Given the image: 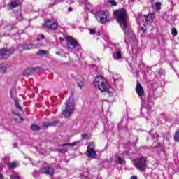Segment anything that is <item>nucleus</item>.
Wrapping results in <instances>:
<instances>
[{
  "label": "nucleus",
  "mask_w": 179,
  "mask_h": 179,
  "mask_svg": "<svg viewBox=\"0 0 179 179\" xmlns=\"http://www.w3.org/2000/svg\"><path fill=\"white\" fill-rule=\"evenodd\" d=\"M115 19H117L118 23L120 24V27L124 31L127 37H132L134 34L132 29L128 22V15H127V10L122 8L120 10H116L113 12Z\"/></svg>",
  "instance_id": "1"
},
{
  "label": "nucleus",
  "mask_w": 179,
  "mask_h": 179,
  "mask_svg": "<svg viewBox=\"0 0 179 179\" xmlns=\"http://www.w3.org/2000/svg\"><path fill=\"white\" fill-rule=\"evenodd\" d=\"M94 83L95 87L99 89L102 93H108L110 92V85L107 82V79L103 76H98L94 79Z\"/></svg>",
  "instance_id": "2"
},
{
  "label": "nucleus",
  "mask_w": 179,
  "mask_h": 179,
  "mask_svg": "<svg viewBox=\"0 0 179 179\" xmlns=\"http://www.w3.org/2000/svg\"><path fill=\"white\" fill-rule=\"evenodd\" d=\"M75 109V101H73V94H71L69 99L65 102V108L62 109V114L65 118H69L73 110Z\"/></svg>",
  "instance_id": "3"
},
{
  "label": "nucleus",
  "mask_w": 179,
  "mask_h": 179,
  "mask_svg": "<svg viewBox=\"0 0 179 179\" xmlns=\"http://www.w3.org/2000/svg\"><path fill=\"white\" fill-rule=\"evenodd\" d=\"M133 164L140 171H145L146 170V158L143 156L135 159L133 161Z\"/></svg>",
  "instance_id": "4"
},
{
  "label": "nucleus",
  "mask_w": 179,
  "mask_h": 179,
  "mask_svg": "<svg viewBox=\"0 0 179 179\" xmlns=\"http://www.w3.org/2000/svg\"><path fill=\"white\" fill-rule=\"evenodd\" d=\"M16 49L12 47L10 49L3 48L0 50V59H8L13 54H15Z\"/></svg>",
  "instance_id": "5"
},
{
  "label": "nucleus",
  "mask_w": 179,
  "mask_h": 179,
  "mask_svg": "<svg viewBox=\"0 0 179 179\" xmlns=\"http://www.w3.org/2000/svg\"><path fill=\"white\" fill-rule=\"evenodd\" d=\"M99 17L100 18L101 23H106V22H110L111 14L107 11H100L99 13Z\"/></svg>",
  "instance_id": "6"
},
{
  "label": "nucleus",
  "mask_w": 179,
  "mask_h": 179,
  "mask_svg": "<svg viewBox=\"0 0 179 179\" xmlns=\"http://www.w3.org/2000/svg\"><path fill=\"white\" fill-rule=\"evenodd\" d=\"M67 47L70 50H73L75 48H77V50H79V45H78V41L73 38L72 36H67Z\"/></svg>",
  "instance_id": "7"
},
{
  "label": "nucleus",
  "mask_w": 179,
  "mask_h": 179,
  "mask_svg": "<svg viewBox=\"0 0 179 179\" xmlns=\"http://www.w3.org/2000/svg\"><path fill=\"white\" fill-rule=\"evenodd\" d=\"M87 155L90 159H96L97 157L96 150H94V143H91L87 146Z\"/></svg>",
  "instance_id": "8"
},
{
  "label": "nucleus",
  "mask_w": 179,
  "mask_h": 179,
  "mask_svg": "<svg viewBox=\"0 0 179 179\" xmlns=\"http://www.w3.org/2000/svg\"><path fill=\"white\" fill-rule=\"evenodd\" d=\"M45 24L48 29L50 30H57L58 29V22L52 20H48L45 22Z\"/></svg>",
  "instance_id": "9"
},
{
  "label": "nucleus",
  "mask_w": 179,
  "mask_h": 179,
  "mask_svg": "<svg viewBox=\"0 0 179 179\" xmlns=\"http://www.w3.org/2000/svg\"><path fill=\"white\" fill-rule=\"evenodd\" d=\"M41 173L42 174H48V176H54V173H55V169L50 166H43L40 169Z\"/></svg>",
  "instance_id": "10"
},
{
  "label": "nucleus",
  "mask_w": 179,
  "mask_h": 179,
  "mask_svg": "<svg viewBox=\"0 0 179 179\" xmlns=\"http://www.w3.org/2000/svg\"><path fill=\"white\" fill-rule=\"evenodd\" d=\"M136 92L138 96V97H142L143 94H145V91L143 90V87L141 85V83L137 80V84L136 86Z\"/></svg>",
  "instance_id": "11"
},
{
  "label": "nucleus",
  "mask_w": 179,
  "mask_h": 179,
  "mask_svg": "<svg viewBox=\"0 0 179 179\" xmlns=\"http://www.w3.org/2000/svg\"><path fill=\"white\" fill-rule=\"evenodd\" d=\"M153 19H155V14L150 13L144 15L143 21L145 22V23H147V24H150V23H152L153 22Z\"/></svg>",
  "instance_id": "12"
},
{
  "label": "nucleus",
  "mask_w": 179,
  "mask_h": 179,
  "mask_svg": "<svg viewBox=\"0 0 179 179\" xmlns=\"http://www.w3.org/2000/svg\"><path fill=\"white\" fill-rule=\"evenodd\" d=\"M38 71V67L29 68L24 71L23 75L24 76H29V75H33L34 72H37Z\"/></svg>",
  "instance_id": "13"
},
{
  "label": "nucleus",
  "mask_w": 179,
  "mask_h": 179,
  "mask_svg": "<svg viewBox=\"0 0 179 179\" xmlns=\"http://www.w3.org/2000/svg\"><path fill=\"white\" fill-rule=\"evenodd\" d=\"M58 124H59V120H55L52 122H44L43 124V128H45V129H47L48 127H57Z\"/></svg>",
  "instance_id": "14"
},
{
  "label": "nucleus",
  "mask_w": 179,
  "mask_h": 179,
  "mask_svg": "<svg viewBox=\"0 0 179 179\" xmlns=\"http://www.w3.org/2000/svg\"><path fill=\"white\" fill-rule=\"evenodd\" d=\"M38 47V45L37 44H24L22 46V51H26V50H34V48H37Z\"/></svg>",
  "instance_id": "15"
},
{
  "label": "nucleus",
  "mask_w": 179,
  "mask_h": 179,
  "mask_svg": "<svg viewBox=\"0 0 179 179\" xmlns=\"http://www.w3.org/2000/svg\"><path fill=\"white\" fill-rule=\"evenodd\" d=\"M19 166H20V164L17 161L8 163V168L10 169H15V167H19Z\"/></svg>",
  "instance_id": "16"
},
{
  "label": "nucleus",
  "mask_w": 179,
  "mask_h": 179,
  "mask_svg": "<svg viewBox=\"0 0 179 179\" xmlns=\"http://www.w3.org/2000/svg\"><path fill=\"white\" fill-rule=\"evenodd\" d=\"M20 100H19V99H16L15 100V107L17 110H19L20 111H23V108H22V106H20Z\"/></svg>",
  "instance_id": "17"
},
{
  "label": "nucleus",
  "mask_w": 179,
  "mask_h": 179,
  "mask_svg": "<svg viewBox=\"0 0 179 179\" xmlns=\"http://www.w3.org/2000/svg\"><path fill=\"white\" fill-rule=\"evenodd\" d=\"M13 115H16V117H15L16 122H23V117H22V116H20L16 112H13Z\"/></svg>",
  "instance_id": "18"
},
{
  "label": "nucleus",
  "mask_w": 179,
  "mask_h": 179,
  "mask_svg": "<svg viewBox=\"0 0 179 179\" xmlns=\"http://www.w3.org/2000/svg\"><path fill=\"white\" fill-rule=\"evenodd\" d=\"M122 55H121V52L117 51L115 53L113 54V58L115 59H121Z\"/></svg>",
  "instance_id": "19"
},
{
  "label": "nucleus",
  "mask_w": 179,
  "mask_h": 179,
  "mask_svg": "<svg viewBox=\"0 0 179 179\" xmlns=\"http://www.w3.org/2000/svg\"><path fill=\"white\" fill-rule=\"evenodd\" d=\"M76 83H77L78 87H80V89H82L83 87V86H85V81L83 80L78 78L76 80Z\"/></svg>",
  "instance_id": "20"
},
{
  "label": "nucleus",
  "mask_w": 179,
  "mask_h": 179,
  "mask_svg": "<svg viewBox=\"0 0 179 179\" xmlns=\"http://www.w3.org/2000/svg\"><path fill=\"white\" fill-rule=\"evenodd\" d=\"M8 6H9V8H11V9H13V8H17V6H19V3L16 1H13L9 3L8 4Z\"/></svg>",
  "instance_id": "21"
},
{
  "label": "nucleus",
  "mask_w": 179,
  "mask_h": 179,
  "mask_svg": "<svg viewBox=\"0 0 179 179\" xmlns=\"http://www.w3.org/2000/svg\"><path fill=\"white\" fill-rule=\"evenodd\" d=\"M31 131H35L36 132H38V131H40L41 128L38 125L34 124L31 126Z\"/></svg>",
  "instance_id": "22"
},
{
  "label": "nucleus",
  "mask_w": 179,
  "mask_h": 179,
  "mask_svg": "<svg viewBox=\"0 0 179 179\" xmlns=\"http://www.w3.org/2000/svg\"><path fill=\"white\" fill-rule=\"evenodd\" d=\"M173 138H174L175 142H179V128L175 132V134L173 136Z\"/></svg>",
  "instance_id": "23"
},
{
  "label": "nucleus",
  "mask_w": 179,
  "mask_h": 179,
  "mask_svg": "<svg viewBox=\"0 0 179 179\" xmlns=\"http://www.w3.org/2000/svg\"><path fill=\"white\" fill-rule=\"evenodd\" d=\"M162 9V3L160 2H157L155 3V10L159 12Z\"/></svg>",
  "instance_id": "24"
},
{
  "label": "nucleus",
  "mask_w": 179,
  "mask_h": 179,
  "mask_svg": "<svg viewBox=\"0 0 179 179\" xmlns=\"http://www.w3.org/2000/svg\"><path fill=\"white\" fill-rule=\"evenodd\" d=\"M124 160L122 159V157H118L116 159V163H117L118 164H124Z\"/></svg>",
  "instance_id": "25"
},
{
  "label": "nucleus",
  "mask_w": 179,
  "mask_h": 179,
  "mask_svg": "<svg viewBox=\"0 0 179 179\" xmlns=\"http://www.w3.org/2000/svg\"><path fill=\"white\" fill-rule=\"evenodd\" d=\"M10 178L11 179H20V177L19 176V174L16 173H13L11 176H10Z\"/></svg>",
  "instance_id": "26"
},
{
  "label": "nucleus",
  "mask_w": 179,
  "mask_h": 179,
  "mask_svg": "<svg viewBox=\"0 0 179 179\" xmlns=\"http://www.w3.org/2000/svg\"><path fill=\"white\" fill-rule=\"evenodd\" d=\"M45 54H47V50H41L37 52V55H45Z\"/></svg>",
  "instance_id": "27"
},
{
  "label": "nucleus",
  "mask_w": 179,
  "mask_h": 179,
  "mask_svg": "<svg viewBox=\"0 0 179 179\" xmlns=\"http://www.w3.org/2000/svg\"><path fill=\"white\" fill-rule=\"evenodd\" d=\"M81 136H82L83 139L86 140V139H89V138H90V134H82Z\"/></svg>",
  "instance_id": "28"
},
{
  "label": "nucleus",
  "mask_w": 179,
  "mask_h": 179,
  "mask_svg": "<svg viewBox=\"0 0 179 179\" xmlns=\"http://www.w3.org/2000/svg\"><path fill=\"white\" fill-rule=\"evenodd\" d=\"M6 71H8V68H6V66H2L0 68V72L2 73H5Z\"/></svg>",
  "instance_id": "29"
},
{
  "label": "nucleus",
  "mask_w": 179,
  "mask_h": 179,
  "mask_svg": "<svg viewBox=\"0 0 179 179\" xmlns=\"http://www.w3.org/2000/svg\"><path fill=\"white\" fill-rule=\"evenodd\" d=\"M171 34H172V36L176 37L177 36V29H176L175 28L172 29H171Z\"/></svg>",
  "instance_id": "30"
},
{
  "label": "nucleus",
  "mask_w": 179,
  "mask_h": 179,
  "mask_svg": "<svg viewBox=\"0 0 179 179\" xmlns=\"http://www.w3.org/2000/svg\"><path fill=\"white\" fill-rule=\"evenodd\" d=\"M108 3H110L112 6H115L117 5V3L114 0H109Z\"/></svg>",
  "instance_id": "31"
},
{
  "label": "nucleus",
  "mask_w": 179,
  "mask_h": 179,
  "mask_svg": "<svg viewBox=\"0 0 179 179\" xmlns=\"http://www.w3.org/2000/svg\"><path fill=\"white\" fill-rule=\"evenodd\" d=\"M57 152H59L60 153H66V152H68V150H66V148H62L57 150Z\"/></svg>",
  "instance_id": "32"
},
{
  "label": "nucleus",
  "mask_w": 179,
  "mask_h": 179,
  "mask_svg": "<svg viewBox=\"0 0 179 179\" xmlns=\"http://www.w3.org/2000/svg\"><path fill=\"white\" fill-rule=\"evenodd\" d=\"M32 174L34 178H37V177L40 176V173H38L37 171H34Z\"/></svg>",
  "instance_id": "33"
},
{
  "label": "nucleus",
  "mask_w": 179,
  "mask_h": 179,
  "mask_svg": "<svg viewBox=\"0 0 179 179\" xmlns=\"http://www.w3.org/2000/svg\"><path fill=\"white\" fill-rule=\"evenodd\" d=\"M69 146H76V145H79V141H75L71 143H69Z\"/></svg>",
  "instance_id": "34"
},
{
  "label": "nucleus",
  "mask_w": 179,
  "mask_h": 179,
  "mask_svg": "<svg viewBox=\"0 0 179 179\" xmlns=\"http://www.w3.org/2000/svg\"><path fill=\"white\" fill-rule=\"evenodd\" d=\"M90 34H96V29H90Z\"/></svg>",
  "instance_id": "35"
},
{
  "label": "nucleus",
  "mask_w": 179,
  "mask_h": 179,
  "mask_svg": "<svg viewBox=\"0 0 179 179\" xmlns=\"http://www.w3.org/2000/svg\"><path fill=\"white\" fill-rule=\"evenodd\" d=\"M159 75H164V71L163 70V69H160L159 70Z\"/></svg>",
  "instance_id": "36"
},
{
  "label": "nucleus",
  "mask_w": 179,
  "mask_h": 179,
  "mask_svg": "<svg viewBox=\"0 0 179 179\" xmlns=\"http://www.w3.org/2000/svg\"><path fill=\"white\" fill-rule=\"evenodd\" d=\"M84 177L88 178L89 177V171L87 172H84L83 173Z\"/></svg>",
  "instance_id": "37"
},
{
  "label": "nucleus",
  "mask_w": 179,
  "mask_h": 179,
  "mask_svg": "<svg viewBox=\"0 0 179 179\" xmlns=\"http://www.w3.org/2000/svg\"><path fill=\"white\" fill-rule=\"evenodd\" d=\"M10 97H11V99H13V90H10Z\"/></svg>",
  "instance_id": "38"
},
{
  "label": "nucleus",
  "mask_w": 179,
  "mask_h": 179,
  "mask_svg": "<svg viewBox=\"0 0 179 179\" xmlns=\"http://www.w3.org/2000/svg\"><path fill=\"white\" fill-rule=\"evenodd\" d=\"M113 78L115 83H117V80H120V76L117 78H115V76H113Z\"/></svg>",
  "instance_id": "39"
},
{
  "label": "nucleus",
  "mask_w": 179,
  "mask_h": 179,
  "mask_svg": "<svg viewBox=\"0 0 179 179\" xmlns=\"http://www.w3.org/2000/svg\"><path fill=\"white\" fill-rule=\"evenodd\" d=\"M59 146H62V147L69 146V143L60 144Z\"/></svg>",
  "instance_id": "40"
},
{
  "label": "nucleus",
  "mask_w": 179,
  "mask_h": 179,
  "mask_svg": "<svg viewBox=\"0 0 179 179\" xmlns=\"http://www.w3.org/2000/svg\"><path fill=\"white\" fill-rule=\"evenodd\" d=\"M130 179H138V176H132Z\"/></svg>",
  "instance_id": "41"
},
{
  "label": "nucleus",
  "mask_w": 179,
  "mask_h": 179,
  "mask_svg": "<svg viewBox=\"0 0 179 179\" xmlns=\"http://www.w3.org/2000/svg\"><path fill=\"white\" fill-rule=\"evenodd\" d=\"M68 10H69V12H72V10H73L72 7H69V8H68Z\"/></svg>",
  "instance_id": "42"
},
{
  "label": "nucleus",
  "mask_w": 179,
  "mask_h": 179,
  "mask_svg": "<svg viewBox=\"0 0 179 179\" xmlns=\"http://www.w3.org/2000/svg\"><path fill=\"white\" fill-rule=\"evenodd\" d=\"M3 169V165L2 164H0V171H1Z\"/></svg>",
  "instance_id": "43"
},
{
  "label": "nucleus",
  "mask_w": 179,
  "mask_h": 179,
  "mask_svg": "<svg viewBox=\"0 0 179 179\" xmlns=\"http://www.w3.org/2000/svg\"><path fill=\"white\" fill-rule=\"evenodd\" d=\"M13 148H17V143L13 144Z\"/></svg>",
  "instance_id": "44"
},
{
  "label": "nucleus",
  "mask_w": 179,
  "mask_h": 179,
  "mask_svg": "<svg viewBox=\"0 0 179 179\" xmlns=\"http://www.w3.org/2000/svg\"><path fill=\"white\" fill-rule=\"evenodd\" d=\"M59 40L60 41H64V38L59 37Z\"/></svg>",
  "instance_id": "45"
},
{
  "label": "nucleus",
  "mask_w": 179,
  "mask_h": 179,
  "mask_svg": "<svg viewBox=\"0 0 179 179\" xmlns=\"http://www.w3.org/2000/svg\"><path fill=\"white\" fill-rule=\"evenodd\" d=\"M45 38V36H44V35H43V34L41 35V38L43 39Z\"/></svg>",
  "instance_id": "46"
},
{
  "label": "nucleus",
  "mask_w": 179,
  "mask_h": 179,
  "mask_svg": "<svg viewBox=\"0 0 179 179\" xmlns=\"http://www.w3.org/2000/svg\"><path fill=\"white\" fill-rule=\"evenodd\" d=\"M0 179H3V176L0 173Z\"/></svg>",
  "instance_id": "47"
},
{
  "label": "nucleus",
  "mask_w": 179,
  "mask_h": 179,
  "mask_svg": "<svg viewBox=\"0 0 179 179\" xmlns=\"http://www.w3.org/2000/svg\"><path fill=\"white\" fill-rule=\"evenodd\" d=\"M142 30L143 33H146V31L145 30V29L142 28Z\"/></svg>",
  "instance_id": "48"
},
{
  "label": "nucleus",
  "mask_w": 179,
  "mask_h": 179,
  "mask_svg": "<svg viewBox=\"0 0 179 179\" xmlns=\"http://www.w3.org/2000/svg\"><path fill=\"white\" fill-rule=\"evenodd\" d=\"M55 54H56L57 55H59V52H56Z\"/></svg>",
  "instance_id": "49"
},
{
  "label": "nucleus",
  "mask_w": 179,
  "mask_h": 179,
  "mask_svg": "<svg viewBox=\"0 0 179 179\" xmlns=\"http://www.w3.org/2000/svg\"><path fill=\"white\" fill-rule=\"evenodd\" d=\"M97 36H100V32H96Z\"/></svg>",
  "instance_id": "50"
},
{
  "label": "nucleus",
  "mask_w": 179,
  "mask_h": 179,
  "mask_svg": "<svg viewBox=\"0 0 179 179\" xmlns=\"http://www.w3.org/2000/svg\"><path fill=\"white\" fill-rule=\"evenodd\" d=\"M138 15H142V14H141V13H140V14H138Z\"/></svg>",
  "instance_id": "51"
},
{
  "label": "nucleus",
  "mask_w": 179,
  "mask_h": 179,
  "mask_svg": "<svg viewBox=\"0 0 179 179\" xmlns=\"http://www.w3.org/2000/svg\"><path fill=\"white\" fill-rule=\"evenodd\" d=\"M98 179H101V178H98Z\"/></svg>",
  "instance_id": "52"
}]
</instances>
